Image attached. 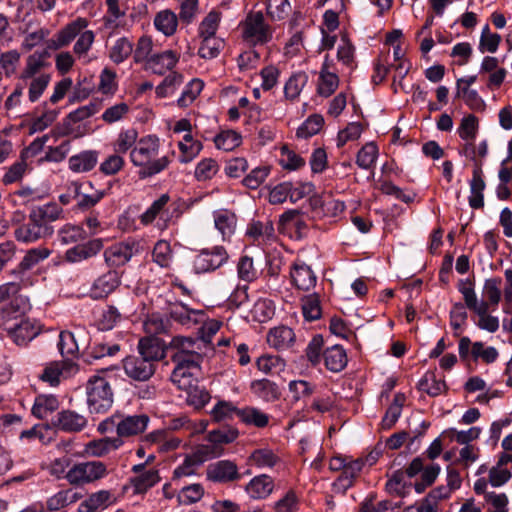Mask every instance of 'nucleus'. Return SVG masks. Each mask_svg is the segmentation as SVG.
<instances>
[{
	"instance_id": "obj_50",
	"label": "nucleus",
	"mask_w": 512,
	"mask_h": 512,
	"mask_svg": "<svg viewBox=\"0 0 512 512\" xmlns=\"http://www.w3.org/2000/svg\"><path fill=\"white\" fill-rule=\"evenodd\" d=\"M308 82V75L305 72L293 73L284 85L285 98L291 101L296 100Z\"/></svg>"
},
{
	"instance_id": "obj_24",
	"label": "nucleus",
	"mask_w": 512,
	"mask_h": 512,
	"mask_svg": "<svg viewBox=\"0 0 512 512\" xmlns=\"http://www.w3.org/2000/svg\"><path fill=\"white\" fill-rule=\"evenodd\" d=\"M168 311L172 320L187 327L199 323L204 317L202 310L191 309L181 302L171 303Z\"/></svg>"
},
{
	"instance_id": "obj_48",
	"label": "nucleus",
	"mask_w": 512,
	"mask_h": 512,
	"mask_svg": "<svg viewBox=\"0 0 512 512\" xmlns=\"http://www.w3.org/2000/svg\"><path fill=\"white\" fill-rule=\"evenodd\" d=\"M379 156V148L375 142H368L361 147L356 155V164L363 170H370L375 167Z\"/></svg>"
},
{
	"instance_id": "obj_38",
	"label": "nucleus",
	"mask_w": 512,
	"mask_h": 512,
	"mask_svg": "<svg viewBox=\"0 0 512 512\" xmlns=\"http://www.w3.org/2000/svg\"><path fill=\"white\" fill-rule=\"evenodd\" d=\"M138 140L139 134L135 128L122 129L112 142V147L115 153L123 155L127 152L130 153L137 145Z\"/></svg>"
},
{
	"instance_id": "obj_17",
	"label": "nucleus",
	"mask_w": 512,
	"mask_h": 512,
	"mask_svg": "<svg viewBox=\"0 0 512 512\" xmlns=\"http://www.w3.org/2000/svg\"><path fill=\"white\" fill-rule=\"evenodd\" d=\"M375 462L376 458L371 454L365 458L352 459L349 457L343 472L337 478V485L345 490L350 488L353 485L354 480L360 475L363 467L366 464L371 466Z\"/></svg>"
},
{
	"instance_id": "obj_4",
	"label": "nucleus",
	"mask_w": 512,
	"mask_h": 512,
	"mask_svg": "<svg viewBox=\"0 0 512 512\" xmlns=\"http://www.w3.org/2000/svg\"><path fill=\"white\" fill-rule=\"evenodd\" d=\"M149 420L146 414L125 415L116 412L99 424L98 431L105 433L110 428L115 427L116 438H128L143 433L148 426Z\"/></svg>"
},
{
	"instance_id": "obj_52",
	"label": "nucleus",
	"mask_w": 512,
	"mask_h": 512,
	"mask_svg": "<svg viewBox=\"0 0 512 512\" xmlns=\"http://www.w3.org/2000/svg\"><path fill=\"white\" fill-rule=\"evenodd\" d=\"M204 81L199 78H193L184 87L180 97L177 99V105L180 108L190 106L200 95L204 88Z\"/></svg>"
},
{
	"instance_id": "obj_9",
	"label": "nucleus",
	"mask_w": 512,
	"mask_h": 512,
	"mask_svg": "<svg viewBox=\"0 0 512 512\" xmlns=\"http://www.w3.org/2000/svg\"><path fill=\"white\" fill-rule=\"evenodd\" d=\"M140 252V242L136 239L128 238L107 247L104 251V258L108 266L118 268L126 265Z\"/></svg>"
},
{
	"instance_id": "obj_12",
	"label": "nucleus",
	"mask_w": 512,
	"mask_h": 512,
	"mask_svg": "<svg viewBox=\"0 0 512 512\" xmlns=\"http://www.w3.org/2000/svg\"><path fill=\"white\" fill-rule=\"evenodd\" d=\"M170 200L168 194H162L158 199L140 215L139 220L143 226L152 224L155 220L157 221V227L160 230H164L168 227L169 212L167 204Z\"/></svg>"
},
{
	"instance_id": "obj_2",
	"label": "nucleus",
	"mask_w": 512,
	"mask_h": 512,
	"mask_svg": "<svg viewBox=\"0 0 512 512\" xmlns=\"http://www.w3.org/2000/svg\"><path fill=\"white\" fill-rule=\"evenodd\" d=\"M175 349L172 360L175 368L171 374V380L175 385L187 387L189 379L194 374H200L202 356L198 352L199 344L192 338L176 336L171 341Z\"/></svg>"
},
{
	"instance_id": "obj_34",
	"label": "nucleus",
	"mask_w": 512,
	"mask_h": 512,
	"mask_svg": "<svg viewBox=\"0 0 512 512\" xmlns=\"http://www.w3.org/2000/svg\"><path fill=\"white\" fill-rule=\"evenodd\" d=\"M214 225L222 235V239L228 240L235 233L237 225L236 215L229 210H218L213 213Z\"/></svg>"
},
{
	"instance_id": "obj_29",
	"label": "nucleus",
	"mask_w": 512,
	"mask_h": 512,
	"mask_svg": "<svg viewBox=\"0 0 512 512\" xmlns=\"http://www.w3.org/2000/svg\"><path fill=\"white\" fill-rule=\"evenodd\" d=\"M102 247L103 245L101 240L93 239L68 249L65 253V258L67 261L72 263L81 262L98 254Z\"/></svg>"
},
{
	"instance_id": "obj_44",
	"label": "nucleus",
	"mask_w": 512,
	"mask_h": 512,
	"mask_svg": "<svg viewBox=\"0 0 512 512\" xmlns=\"http://www.w3.org/2000/svg\"><path fill=\"white\" fill-rule=\"evenodd\" d=\"M251 392L258 398L271 402L279 398L277 385L268 379H259L251 382Z\"/></svg>"
},
{
	"instance_id": "obj_49",
	"label": "nucleus",
	"mask_w": 512,
	"mask_h": 512,
	"mask_svg": "<svg viewBox=\"0 0 512 512\" xmlns=\"http://www.w3.org/2000/svg\"><path fill=\"white\" fill-rule=\"evenodd\" d=\"M62 213V208L56 203H48L37 207L30 213L35 221L40 224L51 227L50 223L57 220Z\"/></svg>"
},
{
	"instance_id": "obj_16",
	"label": "nucleus",
	"mask_w": 512,
	"mask_h": 512,
	"mask_svg": "<svg viewBox=\"0 0 512 512\" xmlns=\"http://www.w3.org/2000/svg\"><path fill=\"white\" fill-rule=\"evenodd\" d=\"M241 477L236 463L230 460H220L207 468V478L213 482L227 483L239 480Z\"/></svg>"
},
{
	"instance_id": "obj_5",
	"label": "nucleus",
	"mask_w": 512,
	"mask_h": 512,
	"mask_svg": "<svg viewBox=\"0 0 512 512\" xmlns=\"http://www.w3.org/2000/svg\"><path fill=\"white\" fill-rule=\"evenodd\" d=\"M242 40L249 46L265 45L273 38V29L261 11L249 12L239 24Z\"/></svg>"
},
{
	"instance_id": "obj_33",
	"label": "nucleus",
	"mask_w": 512,
	"mask_h": 512,
	"mask_svg": "<svg viewBox=\"0 0 512 512\" xmlns=\"http://www.w3.org/2000/svg\"><path fill=\"white\" fill-rule=\"evenodd\" d=\"M470 195L469 205L473 209H480L484 206V190L485 181L483 179V172L480 168L473 169L472 178L469 182Z\"/></svg>"
},
{
	"instance_id": "obj_55",
	"label": "nucleus",
	"mask_w": 512,
	"mask_h": 512,
	"mask_svg": "<svg viewBox=\"0 0 512 512\" xmlns=\"http://www.w3.org/2000/svg\"><path fill=\"white\" fill-rule=\"evenodd\" d=\"M46 57L47 53L45 51H35L33 54L29 55L26 60V66L21 73V78L26 80L42 74L41 70L46 65Z\"/></svg>"
},
{
	"instance_id": "obj_7",
	"label": "nucleus",
	"mask_w": 512,
	"mask_h": 512,
	"mask_svg": "<svg viewBox=\"0 0 512 512\" xmlns=\"http://www.w3.org/2000/svg\"><path fill=\"white\" fill-rule=\"evenodd\" d=\"M107 475V465L102 461L77 462L68 469L66 481L71 486L82 487L99 481Z\"/></svg>"
},
{
	"instance_id": "obj_61",
	"label": "nucleus",
	"mask_w": 512,
	"mask_h": 512,
	"mask_svg": "<svg viewBox=\"0 0 512 512\" xmlns=\"http://www.w3.org/2000/svg\"><path fill=\"white\" fill-rule=\"evenodd\" d=\"M479 130V120L474 114H468L461 119L457 129L459 137L465 142L474 141Z\"/></svg>"
},
{
	"instance_id": "obj_3",
	"label": "nucleus",
	"mask_w": 512,
	"mask_h": 512,
	"mask_svg": "<svg viewBox=\"0 0 512 512\" xmlns=\"http://www.w3.org/2000/svg\"><path fill=\"white\" fill-rule=\"evenodd\" d=\"M88 25L86 18L77 17L55 33L48 41V47L58 50L67 47L76 39L73 53L78 59L85 57L91 50L96 37L94 31L88 29Z\"/></svg>"
},
{
	"instance_id": "obj_45",
	"label": "nucleus",
	"mask_w": 512,
	"mask_h": 512,
	"mask_svg": "<svg viewBox=\"0 0 512 512\" xmlns=\"http://www.w3.org/2000/svg\"><path fill=\"white\" fill-rule=\"evenodd\" d=\"M82 495L72 489H65L57 492L50 498H48L46 505L49 511H58L71 504L76 503Z\"/></svg>"
},
{
	"instance_id": "obj_53",
	"label": "nucleus",
	"mask_w": 512,
	"mask_h": 512,
	"mask_svg": "<svg viewBox=\"0 0 512 512\" xmlns=\"http://www.w3.org/2000/svg\"><path fill=\"white\" fill-rule=\"evenodd\" d=\"M418 387L420 391L432 397L441 395L447 389L445 381L437 378L433 372L425 373L419 381Z\"/></svg>"
},
{
	"instance_id": "obj_13",
	"label": "nucleus",
	"mask_w": 512,
	"mask_h": 512,
	"mask_svg": "<svg viewBox=\"0 0 512 512\" xmlns=\"http://www.w3.org/2000/svg\"><path fill=\"white\" fill-rule=\"evenodd\" d=\"M87 340V333L82 327H77L74 331H62L59 335L58 348L63 357L75 358L78 356L80 346Z\"/></svg>"
},
{
	"instance_id": "obj_47",
	"label": "nucleus",
	"mask_w": 512,
	"mask_h": 512,
	"mask_svg": "<svg viewBox=\"0 0 512 512\" xmlns=\"http://www.w3.org/2000/svg\"><path fill=\"white\" fill-rule=\"evenodd\" d=\"M160 481L157 470H144L141 474L134 476L130 480L131 487L135 494L145 493Z\"/></svg>"
},
{
	"instance_id": "obj_6",
	"label": "nucleus",
	"mask_w": 512,
	"mask_h": 512,
	"mask_svg": "<svg viewBox=\"0 0 512 512\" xmlns=\"http://www.w3.org/2000/svg\"><path fill=\"white\" fill-rule=\"evenodd\" d=\"M87 405L92 414H104L113 404V392L108 380L94 375L86 384Z\"/></svg>"
},
{
	"instance_id": "obj_22",
	"label": "nucleus",
	"mask_w": 512,
	"mask_h": 512,
	"mask_svg": "<svg viewBox=\"0 0 512 512\" xmlns=\"http://www.w3.org/2000/svg\"><path fill=\"white\" fill-rule=\"evenodd\" d=\"M180 59V53L174 50H165L160 53H154L153 57L148 61L145 70L157 75H164L166 72H173V68Z\"/></svg>"
},
{
	"instance_id": "obj_28",
	"label": "nucleus",
	"mask_w": 512,
	"mask_h": 512,
	"mask_svg": "<svg viewBox=\"0 0 512 512\" xmlns=\"http://www.w3.org/2000/svg\"><path fill=\"white\" fill-rule=\"evenodd\" d=\"M85 416L73 410H63L58 413L54 425L65 432H80L87 426Z\"/></svg>"
},
{
	"instance_id": "obj_42",
	"label": "nucleus",
	"mask_w": 512,
	"mask_h": 512,
	"mask_svg": "<svg viewBox=\"0 0 512 512\" xmlns=\"http://www.w3.org/2000/svg\"><path fill=\"white\" fill-rule=\"evenodd\" d=\"M200 39V46L198 48V55L203 59L216 58L224 48V40L219 36H202Z\"/></svg>"
},
{
	"instance_id": "obj_35",
	"label": "nucleus",
	"mask_w": 512,
	"mask_h": 512,
	"mask_svg": "<svg viewBox=\"0 0 512 512\" xmlns=\"http://www.w3.org/2000/svg\"><path fill=\"white\" fill-rule=\"evenodd\" d=\"M178 22V16L170 9L157 12L153 20L155 29L166 37H171L176 33Z\"/></svg>"
},
{
	"instance_id": "obj_54",
	"label": "nucleus",
	"mask_w": 512,
	"mask_h": 512,
	"mask_svg": "<svg viewBox=\"0 0 512 512\" xmlns=\"http://www.w3.org/2000/svg\"><path fill=\"white\" fill-rule=\"evenodd\" d=\"M241 143V134L232 129L222 130L214 137L216 148L223 151H232L239 147Z\"/></svg>"
},
{
	"instance_id": "obj_36",
	"label": "nucleus",
	"mask_w": 512,
	"mask_h": 512,
	"mask_svg": "<svg viewBox=\"0 0 512 512\" xmlns=\"http://www.w3.org/2000/svg\"><path fill=\"white\" fill-rule=\"evenodd\" d=\"M98 162V152L95 150H85L69 158V169L76 173L89 172Z\"/></svg>"
},
{
	"instance_id": "obj_41",
	"label": "nucleus",
	"mask_w": 512,
	"mask_h": 512,
	"mask_svg": "<svg viewBox=\"0 0 512 512\" xmlns=\"http://www.w3.org/2000/svg\"><path fill=\"white\" fill-rule=\"evenodd\" d=\"M223 14L218 9L210 10L201 20L197 28L198 37L218 36L217 32L222 22Z\"/></svg>"
},
{
	"instance_id": "obj_63",
	"label": "nucleus",
	"mask_w": 512,
	"mask_h": 512,
	"mask_svg": "<svg viewBox=\"0 0 512 512\" xmlns=\"http://www.w3.org/2000/svg\"><path fill=\"white\" fill-rule=\"evenodd\" d=\"M291 12V4L288 0H267L266 13L273 21L286 19Z\"/></svg>"
},
{
	"instance_id": "obj_43",
	"label": "nucleus",
	"mask_w": 512,
	"mask_h": 512,
	"mask_svg": "<svg viewBox=\"0 0 512 512\" xmlns=\"http://www.w3.org/2000/svg\"><path fill=\"white\" fill-rule=\"evenodd\" d=\"M154 42L151 36H141L133 48V60L136 64H142L145 69L148 61L153 57Z\"/></svg>"
},
{
	"instance_id": "obj_39",
	"label": "nucleus",
	"mask_w": 512,
	"mask_h": 512,
	"mask_svg": "<svg viewBox=\"0 0 512 512\" xmlns=\"http://www.w3.org/2000/svg\"><path fill=\"white\" fill-rule=\"evenodd\" d=\"M113 502V494L108 490L92 493L79 507L78 512H94L105 508Z\"/></svg>"
},
{
	"instance_id": "obj_64",
	"label": "nucleus",
	"mask_w": 512,
	"mask_h": 512,
	"mask_svg": "<svg viewBox=\"0 0 512 512\" xmlns=\"http://www.w3.org/2000/svg\"><path fill=\"white\" fill-rule=\"evenodd\" d=\"M250 313L255 321L263 323L273 317L275 307L271 300L260 298L254 303Z\"/></svg>"
},
{
	"instance_id": "obj_30",
	"label": "nucleus",
	"mask_w": 512,
	"mask_h": 512,
	"mask_svg": "<svg viewBox=\"0 0 512 512\" xmlns=\"http://www.w3.org/2000/svg\"><path fill=\"white\" fill-rule=\"evenodd\" d=\"M198 376L199 374H194L189 379L187 387L180 385H177V387L187 392L186 401L190 406H193L195 409H202L211 400V395L205 388L196 385Z\"/></svg>"
},
{
	"instance_id": "obj_15",
	"label": "nucleus",
	"mask_w": 512,
	"mask_h": 512,
	"mask_svg": "<svg viewBox=\"0 0 512 512\" xmlns=\"http://www.w3.org/2000/svg\"><path fill=\"white\" fill-rule=\"evenodd\" d=\"M125 374L136 381H146L155 372V366L141 356H128L123 360Z\"/></svg>"
},
{
	"instance_id": "obj_19",
	"label": "nucleus",
	"mask_w": 512,
	"mask_h": 512,
	"mask_svg": "<svg viewBox=\"0 0 512 512\" xmlns=\"http://www.w3.org/2000/svg\"><path fill=\"white\" fill-rule=\"evenodd\" d=\"M290 277L293 285L303 291L313 289L317 282L314 271L301 260H296L293 263L290 269Z\"/></svg>"
},
{
	"instance_id": "obj_59",
	"label": "nucleus",
	"mask_w": 512,
	"mask_h": 512,
	"mask_svg": "<svg viewBox=\"0 0 512 512\" xmlns=\"http://www.w3.org/2000/svg\"><path fill=\"white\" fill-rule=\"evenodd\" d=\"M240 410L231 401L219 400L210 411V415L213 421L223 422L238 417Z\"/></svg>"
},
{
	"instance_id": "obj_46",
	"label": "nucleus",
	"mask_w": 512,
	"mask_h": 512,
	"mask_svg": "<svg viewBox=\"0 0 512 512\" xmlns=\"http://www.w3.org/2000/svg\"><path fill=\"white\" fill-rule=\"evenodd\" d=\"M184 77L179 72H170L164 79L156 86L155 94L158 98H167L175 94L178 88L182 85Z\"/></svg>"
},
{
	"instance_id": "obj_10",
	"label": "nucleus",
	"mask_w": 512,
	"mask_h": 512,
	"mask_svg": "<svg viewBox=\"0 0 512 512\" xmlns=\"http://www.w3.org/2000/svg\"><path fill=\"white\" fill-rule=\"evenodd\" d=\"M229 259L223 246H213L199 251L193 259V269L196 273H208L222 267Z\"/></svg>"
},
{
	"instance_id": "obj_11",
	"label": "nucleus",
	"mask_w": 512,
	"mask_h": 512,
	"mask_svg": "<svg viewBox=\"0 0 512 512\" xmlns=\"http://www.w3.org/2000/svg\"><path fill=\"white\" fill-rule=\"evenodd\" d=\"M245 239L249 244L265 249L276 240L273 223L271 221H251L247 225Z\"/></svg>"
},
{
	"instance_id": "obj_26",
	"label": "nucleus",
	"mask_w": 512,
	"mask_h": 512,
	"mask_svg": "<svg viewBox=\"0 0 512 512\" xmlns=\"http://www.w3.org/2000/svg\"><path fill=\"white\" fill-rule=\"evenodd\" d=\"M122 444L123 441L115 437H104L97 440H92L84 445L83 455L95 458L104 457L110 452L120 448Z\"/></svg>"
},
{
	"instance_id": "obj_57",
	"label": "nucleus",
	"mask_w": 512,
	"mask_h": 512,
	"mask_svg": "<svg viewBox=\"0 0 512 512\" xmlns=\"http://www.w3.org/2000/svg\"><path fill=\"white\" fill-rule=\"evenodd\" d=\"M324 125V118L320 114L310 115L297 129L296 137L301 139L310 138L318 134Z\"/></svg>"
},
{
	"instance_id": "obj_40",
	"label": "nucleus",
	"mask_w": 512,
	"mask_h": 512,
	"mask_svg": "<svg viewBox=\"0 0 512 512\" xmlns=\"http://www.w3.org/2000/svg\"><path fill=\"white\" fill-rule=\"evenodd\" d=\"M239 420L247 426H254L256 428H265L268 426L270 416L259 408L247 406L238 412Z\"/></svg>"
},
{
	"instance_id": "obj_27",
	"label": "nucleus",
	"mask_w": 512,
	"mask_h": 512,
	"mask_svg": "<svg viewBox=\"0 0 512 512\" xmlns=\"http://www.w3.org/2000/svg\"><path fill=\"white\" fill-rule=\"evenodd\" d=\"M275 484L271 476L261 474L253 477L245 487V491L251 499L261 500L269 497Z\"/></svg>"
},
{
	"instance_id": "obj_37",
	"label": "nucleus",
	"mask_w": 512,
	"mask_h": 512,
	"mask_svg": "<svg viewBox=\"0 0 512 512\" xmlns=\"http://www.w3.org/2000/svg\"><path fill=\"white\" fill-rule=\"evenodd\" d=\"M139 356L147 359L152 365L165 356L164 348L157 338L145 337L138 344Z\"/></svg>"
},
{
	"instance_id": "obj_18",
	"label": "nucleus",
	"mask_w": 512,
	"mask_h": 512,
	"mask_svg": "<svg viewBox=\"0 0 512 512\" xmlns=\"http://www.w3.org/2000/svg\"><path fill=\"white\" fill-rule=\"evenodd\" d=\"M52 233V227H46L40 224L38 221H35L31 214L29 217V222L27 224L18 226L14 231L15 238L23 243L36 242L41 238L52 235Z\"/></svg>"
},
{
	"instance_id": "obj_51",
	"label": "nucleus",
	"mask_w": 512,
	"mask_h": 512,
	"mask_svg": "<svg viewBox=\"0 0 512 512\" xmlns=\"http://www.w3.org/2000/svg\"><path fill=\"white\" fill-rule=\"evenodd\" d=\"M59 407V401L54 395H39L36 397L34 405L32 407V414L39 418L44 419L49 414L57 410Z\"/></svg>"
},
{
	"instance_id": "obj_25",
	"label": "nucleus",
	"mask_w": 512,
	"mask_h": 512,
	"mask_svg": "<svg viewBox=\"0 0 512 512\" xmlns=\"http://www.w3.org/2000/svg\"><path fill=\"white\" fill-rule=\"evenodd\" d=\"M77 371L78 366L72 362H53L45 367L40 378L51 386H56L62 378H66Z\"/></svg>"
},
{
	"instance_id": "obj_32",
	"label": "nucleus",
	"mask_w": 512,
	"mask_h": 512,
	"mask_svg": "<svg viewBox=\"0 0 512 512\" xmlns=\"http://www.w3.org/2000/svg\"><path fill=\"white\" fill-rule=\"evenodd\" d=\"M323 360L325 367L334 373L342 371L347 363L346 350L341 345H333L323 351Z\"/></svg>"
},
{
	"instance_id": "obj_62",
	"label": "nucleus",
	"mask_w": 512,
	"mask_h": 512,
	"mask_svg": "<svg viewBox=\"0 0 512 512\" xmlns=\"http://www.w3.org/2000/svg\"><path fill=\"white\" fill-rule=\"evenodd\" d=\"M219 171V164L213 158H203L200 160L194 170V176L197 181L211 180Z\"/></svg>"
},
{
	"instance_id": "obj_8",
	"label": "nucleus",
	"mask_w": 512,
	"mask_h": 512,
	"mask_svg": "<svg viewBox=\"0 0 512 512\" xmlns=\"http://www.w3.org/2000/svg\"><path fill=\"white\" fill-rule=\"evenodd\" d=\"M458 352L463 362H482L487 365L496 362L499 357V352L495 347L487 346L481 341L472 342L467 336L460 338Z\"/></svg>"
},
{
	"instance_id": "obj_20",
	"label": "nucleus",
	"mask_w": 512,
	"mask_h": 512,
	"mask_svg": "<svg viewBox=\"0 0 512 512\" xmlns=\"http://www.w3.org/2000/svg\"><path fill=\"white\" fill-rule=\"evenodd\" d=\"M7 335L17 345H25L39 333V327L31 320H20L19 322L8 326L3 324Z\"/></svg>"
},
{
	"instance_id": "obj_14",
	"label": "nucleus",
	"mask_w": 512,
	"mask_h": 512,
	"mask_svg": "<svg viewBox=\"0 0 512 512\" xmlns=\"http://www.w3.org/2000/svg\"><path fill=\"white\" fill-rule=\"evenodd\" d=\"M339 86V77L337 75L335 64L329 55H326L319 71L317 81V92L320 96L329 97Z\"/></svg>"
},
{
	"instance_id": "obj_56",
	"label": "nucleus",
	"mask_w": 512,
	"mask_h": 512,
	"mask_svg": "<svg viewBox=\"0 0 512 512\" xmlns=\"http://www.w3.org/2000/svg\"><path fill=\"white\" fill-rule=\"evenodd\" d=\"M51 251L45 247L32 248L27 251L22 261L19 263V271L26 272L34 268L37 264L47 259Z\"/></svg>"
},
{
	"instance_id": "obj_1",
	"label": "nucleus",
	"mask_w": 512,
	"mask_h": 512,
	"mask_svg": "<svg viewBox=\"0 0 512 512\" xmlns=\"http://www.w3.org/2000/svg\"><path fill=\"white\" fill-rule=\"evenodd\" d=\"M161 140L155 134L139 138L137 145L131 150L129 159L139 169L141 179L155 176L168 168L172 159L169 155L159 157Z\"/></svg>"
},
{
	"instance_id": "obj_58",
	"label": "nucleus",
	"mask_w": 512,
	"mask_h": 512,
	"mask_svg": "<svg viewBox=\"0 0 512 512\" xmlns=\"http://www.w3.org/2000/svg\"><path fill=\"white\" fill-rule=\"evenodd\" d=\"M152 260L161 268H169L173 261L171 245L166 240H159L153 247Z\"/></svg>"
},
{
	"instance_id": "obj_23",
	"label": "nucleus",
	"mask_w": 512,
	"mask_h": 512,
	"mask_svg": "<svg viewBox=\"0 0 512 512\" xmlns=\"http://www.w3.org/2000/svg\"><path fill=\"white\" fill-rule=\"evenodd\" d=\"M281 463V456L269 447L256 448L247 459V464L257 469H273Z\"/></svg>"
},
{
	"instance_id": "obj_31",
	"label": "nucleus",
	"mask_w": 512,
	"mask_h": 512,
	"mask_svg": "<svg viewBox=\"0 0 512 512\" xmlns=\"http://www.w3.org/2000/svg\"><path fill=\"white\" fill-rule=\"evenodd\" d=\"M294 341L295 333L287 326L274 327L267 334V343L276 350L288 349Z\"/></svg>"
},
{
	"instance_id": "obj_60",
	"label": "nucleus",
	"mask_w": 512,
	"mask_h": 512,
	"mask_svg": "<svg viewBox=\"0 0 512 512\" xmlns=\"http://www.w3.org/2000/svg\"><path fill=\"white\" fill-rule=\"evenodd\" d=\"M131 54H133V44L126 37L117 39L109 50V58L115 64L124 62Z\"/></svg>"
},
{
	"instance_id": "obj_21",
	"label": "nucleus",
	"mask_w": 512,
	"mask_h": 512,
	"mask_svg": "<svg viewBox=\"0 0 512 512\" xmlns=\"http://www.w3.org/2000/svg\"><path fill=\"white\" fill-rule=\"evenodd\" d=\"M121 283V277L116 270H109L99 276L90 288L93 299H103L111 294Z\"/></svg>"
}]
</instances>
